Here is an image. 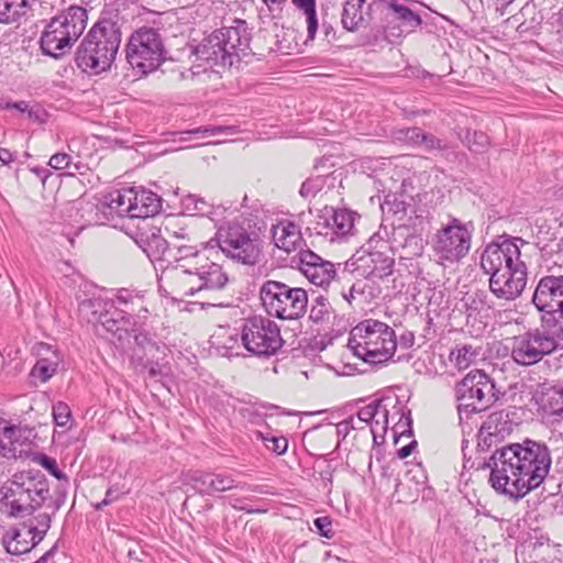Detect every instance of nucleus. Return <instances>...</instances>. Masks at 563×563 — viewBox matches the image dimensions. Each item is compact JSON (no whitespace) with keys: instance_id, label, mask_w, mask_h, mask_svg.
<instances>
[{"instance_id":"nucleus-11","label":"nucleus","mask_w":563,"mask_h":563,"mask_svg":"<svg viewBox=\"0 0 563 563\" xmlns=\"http://www.w3.org/2000/svg\"><path fill=\"white\" fill-rule=\"evenodd\" d=\"M531 302L540 312L541 327L563 340V275L541 277Z\"/></svg>"},{"instance_id":"nucleus-31","label":"nucleus","mask_w":563,"mask_h":563,"mask_svg":"<svg viewBox=\"0 0 563 563\" xmlns=\"http://www.w3.org/2000/svg\"><path fill=\"white\" fill-rule=\"evenodd\" d=\"M482 427H484V432L487 431L489 435H495L496 440L504 439L512 431V422L503 411L490 413Z\"/></svg>"},{"instance_id":"nucleus-6","label":"nucleus","mask_w":563,"mask_h":563,"mask_svg":"<svg viewBox=\"0 0 563 563\" xmlns=\"http://www.w3.org/2000/svg\"><path fill=\"white\" fill-rule=\"evenodd\" d=\"M347 346L364 362L383 364L395 354V331L385 322L366 319L352 329Z\"/></svg>"},{"instance_id":"nucleus-33","label":"nucleus","mask_w":563,"mask_h":563,"mask_svg":"<svg viewBox=\"0 0 563 563\" xmlns=\"http://www.w3.org/2000/svg\"><path fill=\"white\" fill-rule=\"evenodd\" d=\"M292 3L306 18L308 40H314L319 25L316 12V0H292Z\"/></svg>"},{"instance_id":"nucleus-62","label":"nucleus","mask_w":563,"mask_h":563,"mask_svg":"<svg viewBox=\"0 0 563 563\" xmlns=\"http://www.w3.org/2000/svg\"><path fill=\"white\" fill-rule=\"evenodd\" d=\"M117 498V495L113 494L112 489H108L106 493V497L102 501L97 503L95 505V508L97 510L102 509L104 506H108L110 503H112Z\"/></svg>"},{"instance_id":"nucleus-20","label":"nucleus","mask_w":563,"mask_h":563,"mask_svg":"<svg viewBox=\"0 0 563 563\" xmlns=\"http://www.w3.org/2000/svg\"><path fill=\"white\" fill-rule=\"evenodd\" d=\"M299 269L313 285L325 288L336 276L334 265L310 250L299 253Z\"/></svg>"},{"instance_id":"nucleus-25","label":"nucleus","mask_w":563,"mask_h":563,"mask_svg":"<svg viewBox=\"0 0 563 563\" xmlns=\"http://www.w3.org/2000/svg\"><path fill=\"white\" fill-rule=\"evenodd\" d=\"M390 247L400 249L401 258L421 256L424 250L422 238L418 234L411 233L406 227H398L394 229Z\"/></svg>"},{"instance_id":"nucleus-46","label":"nucleus","mask_w":563,"mask_h":563,"mask_svg":"<svg viewBox=\"0 0 563 563\" xmlns=\"http://www.w3.org/2000/svg\"><path fill=\"white\" fill-rule=\"evenodd\" d=\"M422 130L420 128L400 129L395 133V139L417 147Z\"/></svg>"},{"instance_id":"nucleus-26","label":"nucleus","mask_w":563,"mask_h":563,"mask_svg":"<svg viewBox=\"0 0 563 563\" xmlns=\"http://www.w3.org/2000/svg\"><path fill=\"white\" fill-rule=\"evenodd\" d=\"M274 244L286 253L295 251L301 243L302 236L299 227L291 221H280L272 228Z\"/></svg>"},{"instance_id":"nucleus-27","label":"nucleus","mask_w":563,"mask_h":563,"mask_svg":"<svg viewBox=\"0 0 563 563\" xmlns=\"http://www.w3.org/2000/svg\"><path fill=\"white\" fill-rule=\"evenodd\" d=\"M379 1L393 13L394 20L398 21L406 32H413L421 25V16L405 3L399 2L398 0Z\"/></svg>"},{"instance_id":"nucleus-57","label":"nucleus","mask_w":563,"mask_h":563,"mask_svg":"<svg viewBox=\"0 0 563 563\" xmlns=\"http://www.w3.org/2000/svg\"><path fill=\"white\" fill-rule=\"evenodd\" d=\"M353 422H356V420H353L351 417L349 419L341 421L336 426L338 433L343 434L344 437L347 435L350 430H353L354 428Z\"/></svg>"},{"instance_id":"nucleus-60","label":"nucleus","mask_w":563,"mask_h":563,"mask_svg":"<svg viewBox=\"0 0 563 563\" xmlns=\"http://www.w3.org/2000/svg\"><path fill=\"white\" fill-rule=\"evenodd\" d=\"M15 432V428L10 426L8 421L0 417V434H4L7 438H11V434Z\"/></svg>"},{"instance_id":"nucleus-63","label":"nucleus","mask_w":563,"mask_h":563,"mask_svg":"<svg viewBox=\"0 0 563 563\" xmlns=\"http://www.w3.org/2000/svg\"><path fill=\"white\" fill-rule=\"evenodd\" d=\"M417 445V442L416 441H412L411 443H409L408 445H405L402 448H400L398 450V456L400 459H406L408 457L411 453H412V450L415 449V446Z\"/></svg>"},{"instance_id":"nucleus-52","label":"nucleus","mask_w":563,"mask_h":563,"mask_svg":"<svg viewBox=\"0 0 563 563\" xmlns=\"http://www.w3.org/2000/svg\"><path fill=\"white\" fill-rule=\"evenodd\" d=\"M495 9L499 15L510 14L515 9L519 8L518 0H493Z\"/></svg>"},{"instance_id":"nucleus-23","label":"nucleus","mask_w":563,"mask_h":563,"mask_svg":"<svg viewBox=\"0 0 563 563\" xmlns=\"http://www.w3.org/2000/svg\"><path fill=\"white\" fill-rule=\"evenodd\" d=\"M33 351L37 361L31 371V376L46 383L55 375L62 362V356L57 350L43 342L35 344Z\"/></svg>"},{"instance_id":"nucleus-3","label":"nucleus","mask_w":563,"mask_h":563,"mask_svg":"<svg viewBox=\"0 0 563 563\" xmlns=\"http://www.w3.org/2000/svg\"><path fill=\"white\" fill-rule=\"evenodd\" d=\"M519 243L522 239H505L485 246L481 255V268L489 276V291L499 300L515 301L528 282V267L521 258Z\"/></svg>"},{"instance_id":"nucleus-18","label":"nucleus","mask_w":563,"mask_h":563,"mask_svg":"<svg viewBox=\"0 0 563 563\" xmlns=\"http://www.w3.org/2000/svg\"><path fill=\"white\" fill-rule=\"evenodd\" d=\"M558 340L561 339L548 330L540 331L537 329L525 332L514 338L511 357L522 366L537 364L545 355L556 350Z\"/></svg>"},{"instance_id":"nucleus-22","label":"nucleus","mask_w":563,"mask_h":563,"mask_svg":"<svg viewBox=\"0 0 563 563\" xmlns=\"http://www.w3.org/2000/svg\"><path fill=\"white\" fill-rule=\"evenodd\" d=\"M218 32L224 38L225 47L235 63L249 55L251 34L244 20L235 19L232 25L222 26Z\"/></svg>"},{"instance_id":"nucleus-10","label":"nucleus","mask_w":563,"mask_h":563,"mask_svg":"<svg viewBox=\"0 0 563 563\" xmlns=\"http://www.w3.org/2000/svg\"><path fill=\"white\" fill-rule=\"evenodd\" d=\"M166 54L162 34L154 27L137 29L125 45L126 62L139 76L156 70L165 62Z\"/></svg>"},{"instance_id":"nucleus-37","label":"nucleus","mask_w":563,"mask_h":563,"mask_svg":"<svg viewBox=\"0 0 563 563\" xmlns=\"http://www.w3.org/2000/svg\"><path fill=\"white\" fill-rule=\"evenodd\" d=\"M187 134H198L202 137H214L220 135L231 136L236 133V128L233 125H208L200 126L194 130L186 131Z\"/></svg>"},{"instance_id":"nucleus-21","label":"nucleus","mask_w":563,"mask_h":563,"mask_svg":"<svg viewBox=\"0 0 563 563\" xmlns=\"http://www.w3.org/2000/svg\"><path fill=\"white\" fill-rule=\"evenodd\" d=\"M218 30L206 36L194 49L198 59L210 63L211 65L232 67L235 62L224 44Z\"/></svg>"},{"instance_id":"nucleus-28","label":"nucleus","mask_w":563,"mask_h":563,"mask_svg":"<svg viewBox=\"0 0 563 563\" xmlns=\"http://www.w3.org/2000/svg\"><path fill=\"white\" fill-rule=\"evenodd\" d=\"M367 0H345L341 15L342 26L350 32L357 31L365 23Z\"/></svg>"},{"instance_id":"nucleus-13","label":"nucleus","mask_w":563,"mask_h":563,"mask_svg":"<svg viewBox=\"0 0 563 563\" xmlns=\"http://www.w3.org/2000/svg\"><path fill=\"white\" fill-rule=\"evenodd\" d=\"M243 346L256 356H272L284 344L278 324L264 316L246 318L241 330Z\"/></svg>"},{"instance_id":"nucleus-36","label":"nucleus","mask_w":563,"mask_h":563,"mask_svg":"<svg viewBox=\"0 0 563 563\" xmlns=\"http://www.w3.org/2000/svg\"><path fill=\"white\" fill-rule=\"evenodd\" d=\"M26 11L16 0H0V23L9 24L24 16Z\"/></svg>"},{"instance_id":"nucleus-44","label":"nucleus","mask_w":563,"mask_h":563,"mask_svg":"<svg viewBox=\"0 0 563 563\" xmlns=\"http://www.w3.org/2000/svg\"><path fill=\"white\" fill-rule=\"evenodd\" d=\"M465 142L473 152H483L488 145V136L483 132H466Z\"/></svg>"},{"instance_id":"nucleus-61","label":"nucleus","mask_w":563,"mask_h":563,"mask_svg":"<svg viewBox=\"0 0 563 563\" xmlns=\"http://www.w3.org/2000/svg\"><path fill=\"white\" fill-rule=\"evenodd\" d=\"M363 290L360 288L358 284H353L349 290V294H344L343 297L347 302H352L353 299L356 298V295H362Z\"/></svg>"},{"instance_id":"nucleus-5","label":"nucleus","mask_w":563,"mask_h":563,"mask_svg":"<svg viewBox=\"0 0 563 563\" xmlns=\"http://www.w3.org/2000/svg\"><path fill=\"white\" fill-rule=\"evenodd\" d=\"M49 485L40 472L15 473L0 486V511L8 518H24L45 505Z\"/></svg>"},{"instance_id":"nucleus-38","label":"nucleus","mask_w":563,"mask_h":563,"mask_svg":"<svg viewBox=\"0 0 563 563\" xmlns=\"http://www.w3.org/2000/svg\"><path fill=\"white\" fill-rule=\"evenodd\" d=\"M384 416V405L380 401L368 404L361 408L355 417H351L356 422H364L365 424H373L375 417Z\"/></svg>"},{"instance_id":"nucleus-59","label":"nucleus","mask_w":563,"mask_h":563,"mask_svg":"<svg viewBox=\"0 0 563 563\" xmlns=\"http://www.w3.org/2000/svg\"><path fill=\"white\" fill-rule=\"evenodd\" d=\"M316 192H317V188L311 180L305 181L300 187V195L302 197H308L310 195L313 196Z\"/></svg>"},{"instance_id":"nucleus-49","label":"nucleus","mask_w":563,"mask_h":563,"mask_svg":"<svg viewBox=\"0 0 563 563\" xmlns=\"http://www.w3.org/2000/svg\"><path fill=\"white\" fill-rule=\"evenodd\" d=\"M48 165L56 170L67 169L70 168L71 157L67 153H56L49 158Z\"/></svg>"},{"instance_id":"nucleus-29","label":"nucleus","mask_w":563,"mask_h":563,"mask_svg":"<svg viewBox=\"0 0 563 563\" xmlns=\"http://www.w3.org/2000/svg\"><path fill=\"white\" fill-rule=\"evenodd\" d=\"M427 476L420 467L409 470L402 481H400L395 488V493L402 495L404 490H408L405 496L407 499L416 498L419 492L426 485Z\"/></svg>"},{"instance_id":"nucleus-50","label":"nucleus","mask_w":563,"mask_h":563,"mask_svg":"<svg viewBox=\"0 0 563 563\" xmlns=\"http://www.w3.org/2000/svg\"><path fill=\"white\" fill-rule=\"evenodd\" d=\"M387 427H388V410H387L386 406H384V416L375 417V419H373V424H371V432L373 434L374 441L376 440L379 431H382L383 433L386 432Z\"/></svg>"},{"instance_id":"nucleus-8","label":"nucleus","mask_w":563,"mask_h":563,"mask_svg":"<svg viewBox=\"0 0 563 563\" xmlns=\"http://www.w3.org/2000/svg\"><path fill=\"white\" fill-rule=\"evenodd\" d=\"M106 217L146 219L156 216L162 209V199L144 187H129L106 195L99 206H95Z\"/></svg>"},{"instance_id":"nucleus-51","label":"nucleus","mask_w":563,"mask_h":563,"mask_svg":"<svg viewBox=\"0 0 563 563\" xmlns=\"http://www.w3.org/2000/svg\"><path fill=\"white\" fill-rule=\"evenodd\" d=\"M168 245H170V252L173 253L172 254V257H173L172 263H176V261H177V256H178V252H179L178 247L181 246V247L201 249L200 246H202V244L199 245V244L195 243L194 239L191 242H188L187 240L177 239L175 241L168 242Z\"/></svg>"},{"instance_id":"nucleus-15","label":"nucleus","mask_w":563,"mask_h":563,"mask_svg":"<svg viewBox=\"0 0 563 563\" xmlns=\"http://www.w3.org/2000/svg\"><path fill=\"white\" fill-rule=\"evenodd\" d=\"M495 384L483 371L470 372L455 386L459 411L466 413L486 410L495 400Z\"/></svg>"},{"instance_id":"nucleus-12","label":"nucleus","mask_w":563,"mask_h":563,"mask_svg":"<svg viewBox=\"0 0 563 563\" xmlns=\"http://www.w3.org/2000/svg\"><path fill=\"white\" fill-rule=\"evenodd\" d=\"M472 232L457 218L439 229L432 238L431 249L438 262L445 266L462 261L471 250Z\"/></svg>"},{"instance_id":"nucleus-30","label":"nucleus","mask_w":563,"mask_h":563,"mask_svg":"<svg viewBox=\"0 0 563 563\" xmlns=\"http://www.w3.org/2000/svg\"><path fill=\"white\" fill-rule=\"evenodd\" d=\"M331 225L334 228L335 238H344L354 234L356 213L347 209H334L331 207Z\"/></svg>"},{"instance_id":"nucleus-35","label":"nucleus","mask_w":563,"mask_h":563,"mask_svg":"<svg viewBox=\"0 0 563 563\" xmlns=\"http://www.w3.org/2000/svg\"><path fill=\"white\" fill-rule=\"evenodd\" d=\"M478 351L472 345H463L451 352L450 360L459 369H466L477 358Z\"/></svg>"},{"instance_id":"nucleus-43","label":"nucleus","mask_w":563,"mask_h":563,"mask_svg":"<svg viewBox=\"0 0 563 563\" xmlns=\"http://www.w3.org/2000/svg\"><path fill=\"white\" fill-rule=\"evenodd\" d=\"M486 295L484 291H475L473 294H466L462 299L464 308L471 316L473 312H478L485 306Z\"/></svg>"},{"instance_id":"nucleus-54","label":"nucleus","mask_w":563,"mask_h":563,"mask_svg":"<svg viewBox=\"0 0 563 563\" xmlns=\"http://www.w3.org/2000/svg\"><path fill=\"white\" fill-rule=\"evenodd\" d=\"M56 493L58 495L56 497V499L52 504L51 503L47 504V507L53 508V512L58 510L62 507V505L65 503L66 493H67V484L58 486Z\"/></svg>"},{"instance_id":"nucleus-1","label":"nucleus","mask_w":563,"mask_h":563,"mask_svg":"<svg viewBox=\"0 0 563 563\" xmlns=\"http://www.w3.org/2000/svg\"><path fill=\"white\" fill-rule=\"evenodd\" d=\"M551 463L548 446L527 439L496 449L485 466L490 470L492 487L518 500L544 482Z\"/></svg>"},{"instance_id":"nucleus-47","label":"nucleus","mask_w":563,"mask_h":563,"mask_svg":"<svg viewBox=\"0 0 563 563\" xmlns=\"http://www.w3.org/2000/svg\"><path fill=\"white\" fill-rule=\"evenodd\" d=\"M40 464L49 472L54 477H56L59 481H64L65 483H68V478L65 473H63L58 467L57 463L53 457H49L47 455H41L40 457Z\"/></svg>"},{"instance_id":"nucleus-41","label":"nucleus","mask_w":563,"mask_h":563,"mask_svg":"<svg viewBox=\"0 0 563 563\" xmlns=\"http://www.w3.org/2000/svg\"><path fill=\"white\" fill-rule=\"evenodd\" d=\"M165 232L170 241H175L177 239L187 240L188 242L192 241L190 232L185 227L179 225L178 220L174 218L166 222Z\"/></svg>"},{"instance_id":"nucleus-56","label":"nucleus","mask_w":563,"mask_h":563,"mask_svg":"<svg viewBox=\"0 0 563 563\" xmlns=\"http://www.w3.org/2000/svg\"><path fill=\"white\" fill-rule=\"evenodd\" d=\"M148 246H155L157 250L158 255H156V258H159V255H164L165 251L168 249V242L164 238L154 236L153 240L148 243Z\"/></svg>"},{"instance_id":"nucleus-9","label":"nucleus","mask_w":563,"mask_h":563,"mask_svg":"<svg viewBox=\"0 0 563 563\" xmlns=\"http://www.w3.org/2000/svg\"><path fill=\"white\" fill-rule=\"evenodd\" d=\"M260 298L267 314L282 320H298L308 309V294L303 288L278 280H265Z\"/></svg>"},{"instance_id":"nucleus-55","label":"nucleus","mask_w":563,"mask_h":563,"mask_svg":"<svg viewBox=\"0 0 563 563\" xmlns=\"http://www.w3.org/2000/svg\"><path fill=\"white\" fill-rule=\"evenodd\" d=\"M536 7L529 5L526 3L525 5L520 7L518 14H512L508 20L507 23L511 24L512 26L520 21V16H525L528 13H534Z\"/></svg>"},{"instance_id":"nucleus-19","label":"nucleus","mask_w":563,"mask_h":563,"mask_svg":"<svg viewBox=\"0 0 563 563\" xmlns=\"http://www.w3.org/2000/svg\"><path fill=\"white\" fill-rule=\"evenodd\" d=\"M374 242L375 238L373 236L367 242V254L358 258L357 268L362 269V274L367 278L382 279L393 273L395 260L387 242H383L379 250H373Z\"/></svg>"},{"instance_id":"nucleus-42","label":"nucleus","mask_w":563,"mask_h":563,"mask_svg":"<svg viewBox=\"0 0 563 563\" xmlns=\"http://www.w3.org/2000/svg\"><path fill=\"white\" fill-rule=\"evenodd\" d=\"M258 437L264 442L267 450L282 455L288 449V440L285 437H275V435H264L258 432Z\"/></svg>"},{"instance_id":"nucleus-17","label":"nucleus","mask_w":563,"mask_h":563,"mask_svg":"<svg viewBox=\"0 0 563 563\" xmlns=\"http://www.w3.org/2000/svg\"><path fill=\"white\" fill-rule=\"evenodd\" d=\"M51 515L41 512L27 521L10 529L2 538L8 553L21 555L38 544L51 528Z\"/></svg>"},{"instance_id":"nucleus-32","label":"nucleus","mask_w":563,"mask_h":563,"mask_svg":"<svg viewBox=\"0 0 563 563\" xmlns=\"http://www.w3.org/2000/svg\"><path fill=\"white\" fill-rule=\"evenodd\" d=\"M331 218V207H324L318 212L314 221L311 223V225L308 227V230L317 235H321L328 238L330 241H334L335 234L334 228L331 225L333 223Z\"/></svg>"},{"instance_id":"nucleus-4","label":"nucleus","mask_w":563,"mask_h":563,"mask_svg":"<svg viewBox=\"0 0 563 563\" xmlns=\"http://www.w3.org/2000/svg\"><path fill=\"white\" fill-rule=\"evenodd\" d=\"M121 18L117 10L106 9L88 31L76 52V64L84 71L108 70L121 44Z\"/></svg>"},{"instance_id":"nucleus-2","label":"nucleus","mask_w":563,"mask_h":563,"mask_svg":"<svg viewBox=\"0 0 563 563\" xmlns=\"http://www.w3.org/2000/svg\"><path fill=\"white\" fill-rule=\"evenodd\" d=\"M176 263L163 271L159 278L170 291L179 296L200 295L223 289L228 283V276L222 267L210 261L203 249L178 247Z\"/></svg>"},{"instance_id":"nucleus-16","label":"nucleus","mask_w":563,"mask_h":563,"mask_svg":"<svg viewBox=\"0 0 563 563\" xmlns=\"http://www.w3.org/2000/svg\"><path fill=\"white\" fill-rule=\"evenodd\" d=\"M104 306L100 299H86L79 303V312L89 323L100 324L106 332L117 335L119 340L124 339L135 324L132 321L135 309H104Z\"/></svg>"},{"instance_id":"nucleus-39","label":"nucleus","mask_w":563,"mask_h":563,"mask_svg":"<svg viewBox=\"0 0 563 563\" xmlns=\"http://www.w3.org/2000/svg\"><path fill=\"white\" fill-rule=\"evenodd\" d=\"M545 406L551 416L563 420V386L554 387L548 394V402Z\"/></svg>"},{"instance_id":"nucleus-45","label":"nucleus","mask_w":563,"mask_h":563,"mask_svg":"<svg viewBox=\"0 0 563 563\" xmlns=\"http://www.w3.org/2000/svg\"><path fill=\"white\" fill-rule=\"evenodd\" d=\"M54 422L58 427H66L71 418V411L67 404L58 401L53 406Z\"/></svg>"},{"instance_id":"nucleus-40","label":"nucleus","mask_w":563,"mask_h":563,"mask_svg":"<svg viewBox=\"0 0 563 563\" xmlns=\"http://www.w3.org/2000/svg\"><path fill=\"white\" fill-rule=\"evenodd\" d=\"M417 147H421L426 152L444 151L448 148V144L435 135L422 131Z\"/></svg>"},{"instance_id":"nucleus-34","label":"nucleus","mask_w":563,"mask_h":563,"mask_svg":"<svg viewBox=\"0 0 563 563\" xmlns=\"http://www.w3.org/2000/svg\"><path fill=\"white\" fill-rule=\"evenodd\" d=\"M333 312L334 311L329 300L324 296L320 295L312 302L309 319L314 323L329 322Z\"/></svg>"},{"instance_id":"nucleus-48","label":"nucleus","mask_w":563,"mask_h":563,"mask_svg":"<svg viewBox=\"0 0 563 563\" xmlns=\"http://www.w3.org/2000/svg\"><path fill=\"white\" fill-rule=\"evenodd\" d=\"M313 525L316 529L318 530L319 534L331 539L334 536V531L332 529V520L330 517H319L313 520Z\"/></svg>"},{"instance_id":"nucleus-53","label":"nucleus","mask_w":563,"mask_h":563,"mask_svg":"<svg viewBox=\"0 0 563 563\" xmlns=\"http://www.w3.org/2000/svg\"><path fill=\"white\" fill-rule=\"evenodd\" d=\"M499 440L495 439V435H489L488 432H484V427H481L478 433V448L482 450H488L494 443H497Z\"/></svg>"},{"instance_id":"nucleus-64","label":"nucleus","mask_w":563,"mask_h":563,"mask_svg":"<svg viewBox=\"0 0 563 563\" xmlns=\"http://www.w3.org/2000/svg\"><path fill=\"white\" fill-rule=\"evenodd\" d=\"M14 161V155L8 148H0V162L2 164H10Z\"/></svg>"},{"instance_id":"nucleus-7","label":"nucleus","mask_w":563,"mask_h":563,"mask_svg":"<svg viewBox=\"0 0 563 563\" xmlns=\"http://www.w3.org/2000/svg\"><path fill=\"white\" fill-rule=\"evenodd\" d=\"M87 11L71 5L46 25L40 40L43 54L56 59L67 54L82 34L87 24Z\"/></svg>"},{"instance_id":"nucleus-58","label":"nucleus","mask_w":563,"mask_h":563,"mask_svg":"<svg viewBox=\"0 0 563 563\" xmlns=\"http://www.w3.org/2000/svg\"><path fill=\"white\" fill-rule=\"evenodd\" d=\"M117 302L119 303V306H121L120 308H123L125 310L134 309L133 308L134 301L128 294L126 295L120 294L117 297Z\"/></svg>"},{"instance_id":"nucleus-24","label":"nucleus","mask_w":563,"mask_h":563,"mask_svg":"<svg viewBox=\"0 0 563 563\" xmlns=\"http://www.w3.org/2000/svg\"><path fill=\"white\" fill-rule=\"evenodd\" d=\"M190 481L200 495L224 493L240 487L231 475L223 473L195 472Z\"/></svg>"},{"instance_id":"nucleus-14","label":"nucleus","mask_w":563,"mask_h":563,"mask_svg":"<svg viewBox=\"0 0 563 563\" xmlns=\"http://www.w3.org/2000/svg\"><path fill=\"white\" fill-rule=\"evenodd\" d=\"M214 240L228 258L245 265H254L260 260L261 249L256 239L239 223L221 225Z\"/></svg>"}]
</instances>
